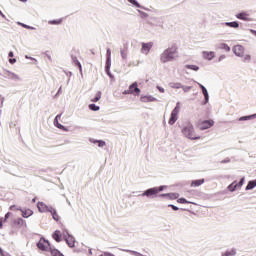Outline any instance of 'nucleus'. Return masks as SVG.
<instances>
[{
  "instance_id": "f257e3e1",
  "label": "nucleus",
  "mask_w": 256,
  "mask_h": 256,
  "mask_svg": "<svg viewBox=\"0 0 256 256\" xmlns=\"http://www.w3.org/2000/svg\"><path fill=\"white\" fill-rule=\"evenodd\" d=\"M182 133L184 136L187 137V139H191L192 141H197L201 139V136H197L195 134V128L193 127V124H188L182 129Z\"/></svg>"
},
{
  "instance_id": "f03ea898",
  "label": "nucleus",
  "mask_w": 256,
  "mask_h": 256,
  "mask_svg": "<svg viewBox=\"0 0 256 256\" xmlns=\"http://www.w3.org/2000/svg\"><path fill=\"white\" fill-rule=\"evenodd\" d=\"M179 111H181V104H179V102L176 104V107L172 110L171 112V116L169 119V125H175V123L177 122V119H179L178 115H179Z\"/></svg>"
},
{
  "instance_id": "7ed1b4c3",
  "label": "nucleus",
  "mask_w": 256,
  "mask_h": 256,
  "mask_svg": "<svg viewBox=\"0 0 256 256\" xmlns=\"http://www.w3.org/2000/svg\"><path fill=\"white\" fill-rule=\"evenodd\" d=\"M123 95H141V89H139L137 82H134L132 85H130L128 90L123 92Z\"/></svg>"
},
{
  "instance_id": "20e7f679",
  "label": "nucleus",
  "mask_w": 256,
  "mask_h": 256,
  "mask_svg": "<svg viewBox=\"0 0 256 256\" xmlns=\"http://www.w3.org/2000/svg\"><path fill=\"white\" fill-rule=\"evenodd\" d=\"M215 125V121L213 120H200L197 124L196 127L200 129V131H205V129H211Z\"/></svg>"
},
{
  "instance_id": "39448f33",
  "label": "nucleus",
  "mask_w": 256,
  "mask_h": 256,
  "mask_svg": "<svg viewBox=\"0 0 256 256\" xmlns=\"http://www.w3.org/2000/svg\"><path fill=\"white\" fill-rule=\"evenodd\" d=\"M173 59H175V56H172L169 53V50H165L160 56V60L162 63H169V61H173Z\"/></svg>"
},
{
  "instance_id": "423d86ee",
  "label": "nucleus",
  "mask_w": 256,
  "mask_h": 256,
  "mask_svg": "<svg viewBox=\"0 0 256 256\" xmlns=\"http://www.w3.org/2000/svg\"><path fill=\"white\" fill-rule=\"evenodd\" d=\"M243 183H245V178H241L239 183H237V181H234L228 186V190H230L231 192L237 191V189H241V187H243Z\"/></svg>"
},
{
  "instance_id": "0eeeda50",
  "label": "nucleus",
  "mask_w": 256,
  "mask_h": 256,
  "mask_svg": "<svg viewBox=\"0 0 256 256\" xmlns=\"http://www.w3.org/2000/svg\"><path fill=\"white\" fill-rule=\"evenodd\" d=\"M38 249L41 251H49L51 245L49 244V241H46L45 239H41L37 244Z\"/></svg>"
},
{
  "instance_id": "6e6552de",
  "label": "nucleus",
  "mask_w": 256,
  "mask_h": 256,
  "mask_svg": "<svg viewBox=\"0 0 256 256\" xmlns=\"http://www.w3.org/2000/svg\"><path fill=\"white\" fill-rule=\"evenodd\" d=\"M37 208L40 213H47V211L48 212L51 211V207L45 205V203H43V202H38Z\"/></svg>"
},
{
  "instance_id": "1a4fd4ad",
  "label": "nucleus",
  "mask_w": 256,
  "mask_h": 256,
  "mask_svg": "<svg viewBox=\"0 0 256 256\" xmlns=\"http://www.w3.org/2000/svg\"><path fill=\"white\" fill-rule=\"evenodd\" d=\"M233 53L237 55V57H243V54L245 53V48L241 45H236L233 48Z\"/></svg>"
},
{
  "instance_id": "9d476101",
  "label": "nucleus",
  "mask_w": 256,
  "mask_h": 256,
  "mask_svg": "<svg viewBox=\"0 0 256 256\" xmlns=\"http://www.w3.org/2000/svg\"><path fill=\"white\" fill-rule=\"evenodd\" d=\"M157 193H159V190L157 187H154L146 190L142 195L146 197H154V195H157Z\"/></svg>"
},
{
  "instance_id": "9b49d317",
  "label": "nucleus",
  "mask_w": 256,
  "mask_h": 256,
  "mask_svg": "<svg viewBox=\"0 0 256 256\" xmlns=\"http://www.w3.org/2000/svg\"><path fill=\"white\" fill-rule=\"evenodd\" d=\"M237 19H241V21H251V17L249 16V13L247 12H241L236 14Z\"/></svg>"
},
{
  "instance_id": "f8f14e48",
  "label": "nucleus",
  "mask_w": 256,
  "mask_h": 256,
  "mask_svg": "<svg viewBox=\"0 0 256 256\" xmlns=\"http://www.w3.org/2000/svg\"><path fill=\"white\" fill-rule=\"evenodd\" d=\"M68 247L73 248L75 247V237H73L72 235H68L64 237Z\"/></svg>"
},
{
  "instance_id": "ddd939ff",
  "label": "nucleus",
  "mask_w": 256,
  "mask_h": 256,
  "mask_svg": "<svg viewBox=\"0 0 256 256\" xmlns=\"http://www.w3.org/2000/svg\"><path fill=\"white\" fill-rule=\"evenodd\" d=\"M152 47H153V43H151V42L142 43V53H145L147 55V53H149V51H151Z\"/></svg>"
},
{
  "instance_id": "4468645a",
  "label": "nucleus",
  "mask_w": 256,
  "mask_h": 256,
  "mask_svg": "<svg viewBox=\"0 0 256 256\" xmlns=\"http://www.w3.org/2000/svg\"><path fill=\"white\" fill-rule=\"evenodd\" d=\"M178 49L179 48L177 47V44H173L170 48H167L166 51H169L170 55L175 57V55H177Z\"/></svg>"
},
{
  "instance_id": "2eb2a0df",
  "label": "nucleus",
  "mask_w": 256,
  "mask_h": 256,
  "mask_svg": "<svg viewBox=\"0 0 256 256\" xmlns=\"http://www.w3.org/2000/svg\"><path fill=\"white\" fill-rule=\"evenodd\" d=\"M17 211H21L22 217H24L25 219H27L28 217H31V215H33V210H31V209H27V210L17 209Z\"/></svg>"
},
{
  "instance_id": "dca6fc26",
  "label": "nucleus",
  "mask_w": 256,
  "mask_h": 256,
  "mask_svg": "<svg viewBox=\"0 0 256 256\" xmlns=\"http://www.w3.org/2000/svg\"><path fill=\"white\" fill-rule=\"evenodd\" d=\"M140 101L142 103H152L153 101H155V98L153 96H141Z\"/></svg>"
},
{
  "instance_id": "f3484780",
  "label": "nucleus",
  "mask_w": 256,
  "mask_h": 256,
  "mask_svg": "<svg viewBox=\"0 0 256 256\" xmlns=\"http://www.w3.org/2000/svg\"><path fill=\"white\" fill-rule=\"evenodd\" d=\"M203 57H204V59H208V61H211V59L215 58V52L204 51Z\"/></svg>"
},
{
  "instance_id": "a211bd4d",
  "label": "nucleus",
  "mask_w": 256,
  "mask_h": 256,
  "mask_svg": "<svg viewBox=\"0 0 256 256\" xmlns=\"http://www.w3.org/2000/svg\"><path fill=\"white\" fill-rule=\"evenodd\" d=\"M205 183V179L193 180L191 182V187H201Z\"/></svg>"
},
{
  "instance_id": "6ab92c4d",
  "label": "nucleus",
  "mask_w": 256,
  "mask_h": 256,
  "mask_svg": "<svg viewBox=\"0 0 256 256\" xmlns=\"http://www.w3.org/2000/svg\"><path fill=\"white\" fill-rule=\"evenodd\" d=\"M49 213H51L54 221H59V214H57V210H55V208L50 207Z\"/></svg>"
},
{
  "instance_id": "aec40b11",
  "label": "nucleus",
  "mask_w": 256,
  "mask_h": 256,
  "mask_svg": "<svg viewBox=\"0 0 256 256\" xmlns=\"http://www.w3.org/2000/svg\"><path fill=\"white\" fill-rule=\"evenodd\" d=\"M72 61L74 63V65H76V67H78L80 73H82L83 71V67L81 66V62H79V60L77 59V57H72Z\"/></svg>"
},
{
  "instance_id": "412c9836",
  "label": "nucleus",
  "mask_w": 256,
  "mask_h": 256,
  "mask_svg": "<svg viewBox=\"0 0 256 256\" xmlns=\"http://www.w3.org/2000/svg\"><path fill=\"white\" fill-rule=\"evenodd\" d=\"M53 239H55V241L57 243H61V232L56 230L53 235H52Z\"/></svg>"
},
{
  "instance_id": "4be33fe9",
  "label": "nucleus",
  "mask_w": 256,
  "mask_h": 256,
  "mask_svg": "<svg viewBox=\"0 0 256 256\" xmlns=\"http://www.w3.org/2000/svg\"><path fill=\"white\" fill-rule=\"evenodd\" d=\"M256 187V180L249 181L246 186V191H251V189H255Z\"/></svg>"
},
{
  "instance_id": "5701e85b",
  "label": "nucleus",
  "mask_w": 256,
  "mask_h": 256,
  "mask_svg": "<svg viewBox=\"0 0 256 256\" xmlns=\"http://www.w3.org/2000/svg\"><path fill=\"white\" fill-rule=\"evenodd\" d=\"M101 91H98L94 97L91 98V102L92 103H97V101H100L101 100Z\"/></svg>"
},
{
  "instance_id": "b1692460",
  "label": "nucleus",
  "mask_w": 256,
  "mask_h": 256,
  "mask_svg": "<svg viewBox=\"0 0 256 256\" xmlns=\"http://www.w3.org/2000/svg\"><path fill=\"white\" fill-rule=\"evenodd\" d=\"M14 225L16 227H23V225H25V220H23L22 218H17L15 221H14Z\"/></svg>"
},
{
  "instance_id": "393cba45",
  "label": "nucleus",
  "mask_w": 256,
  "mask_h": 256,
  "mask_svg": "<svg viewBox=\"0 0 256 256\" xmlns=\"http://www.w3.org/2000/svg\"><path fill=\"white\" fill-rule=\"evenodd\" d=\"M200 88L202 89V93L205 97V101H209V93L207 92V88H205V86L200 84Z\"/></svg>"
},
{
  "instance_id": "a878e982",
  "label": "nucleus",
  "mask_w": 256,
  "mask_h": 256,
  "mask_svg": "<svg viewBox=\"0 0 256 256\" xmlns=\"http://www.w3.org/2000/svg\"><path fill=\"white\" fill-rule=\"evenodd\" d=\"M161 197H170V199H179V194L177 193L162 194Z\"/></svg>"
},
{
  "instance_id": "bb28decb",
  "label": "nucleus",
  "mask_w": 256,
  "mask_h": 256,
  "mask_svg": "<svg viewBox=\"0 0 256 256\" xmlns=\"http://www.w3.org/2000/svg\"><path fill=\"white\" fill-rule=\"evenodd\" d=\"M48 23H49V25H61V23H63V19L60 18L57 20H50Z\"/></svg>"
},
{
  "instance_id": "cd10ccee",
  "label": "nucleus",
  "mask_w": 256,
  "mask_h": 256,
  "mask_svg": "<svg viewBox=\"0 0 256 256\" xmlns=\"http://www.w3.org/2000/svg\"><path fill=\"white\" fill-rule=\"evenodd\" d=\"M127 51H128V47L127 45H124V48L121 50L122 59H127Z\"/></svg>"
},
{
  "instance_id": "c85d7f7f",
  "label": "nucleus",
  "mask_w": 256,
  "mask_h": 256,
  "mask_svg": "<svg viewBox=\"0 0 256 256\" xmlns=\"http://www.w3.org/2000/svg\"><path fill=\"white\" fill-rule=\"evenodd\" d=\"M227 27H232L234 29H237L239 27V23L237 22H226Z\"/></svg>"
},
{
  "instance_id": "c756f323",
  "label": "nucleus",
  "mask_w": 256,
  "mask_h": 256,
  "mask_svg": "<svg viewBox=\"0 0 256 256\" xmlns=\"http://www.w3.org/2000/svg\"><path fill=\"white\" fill-rule=\"evenodd\" d=\"M220 49H223L226 52L231 51V47H229V45H227L225 43L220 44Z\"/></svg>"
},
{
  "instance_id": "7c9ffc66",
  "label": "nucleus",
  "mask_w": 256,
  "mask_h": 256,
  "mask_svg": "<svg viewBox=\"0 0 256 256\" xmlns=\"http://www.w3.org/2000/svg\"><path fill=\"white\" fill-rule=\"evenodd\" d=\"M51 255L52 256H65V255H63V253H61L59 250H57V249H53V250H51Z\"/></svg>"
},
{
  "instance_id": "2f4dec72",
  "label": "nucleus",
  "mask_w": 256,
  "mask_h": 256,
  "mask_svg": "<svg viewBox=\"0 0 256 256\" xmlns=\"http://www.w3.org/2000/svg\"><path fill=\"white\" fill-rule=\"evenodd\" d=\"M186 69H191L192 71H199V66H197V65H187Z\"/></svg>"
},
{
  "instance_id": "473e14b6",
  "label": "nucleus",
  "mask_w": 256,
  "mask_h": 256,
  "mask_svg": "<svg viewBox=\"0 0 256 256\" xmlns=\"http://www.w3.org/2000/svg\"><path fill=\"white\" fill-rule=\"evenodd\" d=\"M90 111H99L100 107L95 104H90L89 106Z\"/></svg>"
},
{
  "instance_id": "72a5a7b5",
  "label": "nucleus",
  "mask_w": 256,
  "mask_h": 256,
  "mask_svg": "<svg viewBox=\"0 0 256 256\" xmlns=\"http://www.w3.org/2000/svg\"><path fill=\"white\" fill-rule=\"evenodd\" d=\"M111 63V49H107V65Z\"/></svg>"
},
{
  "instance_id": "f704fd0d",
  "label": "nucleus",
  "mask_w": 256,
  "mask_h": 256,
  "mask_svg": "<svg viewBox=\"0 0 256 256\" xmlns=\"http://www.w3.org/2000/svg\"><path fill=\"white\" fill-rule=\"evenodd\" d=\"M92 143H98V147H105L106 143L103 140L92 141Z\"/></svg>"
},
{
  "instance_id": "c9c22d12",
  "label": "nucleus",
  "mask_w": 256,
  "mask_h": 256,
  "mask_svg": "<svg viewBox=\"0 0 256 256\" xmlns=\"http://www.w3.org/2000/svg\"><path fill=\"white\" fill-rule=\"evenodd\" d=\"M8 77H9L10 79H19V76H17L16 74H13V73H11V72H8Z\"/></svg>"
},
{
  "instance_id": "e433bc0d",
  "label": "nucleus",
  "mask_w": 256,
  "mask_h": 256,
  "mask_svg": "<svg viewBox=\"0 0 256 256\" xmlns=\"http://www.w3.org/2000/svg\"><path fill=\"white\" fill-rule=\"evenodd\" d=\"M129 3H131L132 5H135V7H141V5L139 3H137L136 0H128Z\"/></svg>"
},
{
  "instance_id": "4c0bfd02",
  "label": "nucleus",
  "mask_w": 256,
  "mask_h": 256,
  "mask_svg": "<svg viewBox=\"0 0 256 256\" xmlns=\"http://www.w3.org/2000/svg\"><path fill=\"white\" fill-rule=\"evenodd\" d=\"M177 203L185 204V203H189V201H187L185 198H179L177 200Z\"/></svg>"
},
{
  "instance_id": "58836bf2",
  "label": "nucleus",
  "mask_w": 256,
  "mask_h": 256,
  "mask_svg": "<svg viewBox=\"0 0 256 256\" xmlns=\"http://www.w3.org/2000/svg\"><path fill=\"white\" fill-rule=\"evenodd\" d=\"M235 255V250H232V251H229V252H226L225 254H223L222 256H233Z\"/></svg>"
},
{
  "instance_id": "ea45409f",
  "label": "nucleus",
  "mask_w": 256,
  "mask_h": 256,
  "mask_svg": "<svg viewBox=\"0 0 256 256\" xmlns=\"http://www.w3.org/2000/svg\"><path fill=\"white\" fill-rule=\"evenodd\" d=\"M56 127H58V129H62L63 131H66L65 126L61 125L60 123H57Z\"/></svg>"
},
{
  "instance_id": "a19ab883",
  "label": "nucleus",
  "mask_w": 256,
  "mask_h": 256,
  "mask_svg": "<svg viewBox=\"0 0 256 256\" xmlns=\"http://www.w3.org/2000/svg\"><path fill=\"white\" fill-rule=\"evenodd\" d=\"M17 209H21V208H17V206L15 205L10 206V211H17Z\"/></svg>"
},
{
  "instance_id": "79ce46f5",
  "label": "nucleus",
  "mask_w": 256,
  "mask_h": 256,
  "mask_svg": "<svg viewBox=\"0 0 256 256\" xmlns=\"http://www.w3.org/2000/svg\"><path fill=\"white\" fill-rule=\"evenodd\" d=\"M9 63H11V65H13V63H17V59H15V58H10V59H9Z\"/></svg>"
},
{
  "instance_id": "37998d69",
  "label": "nucleus",
  "mask_w": 256,
  "mask_h": 256,
  "mask_svg": "<svg viewBox=\"0 0 256 256\" xmlns=\"http://www.w3.org/2000/svg\"><path fill=\"white\" fill-rule=\"evenodd\" d=\"M168 207H171L173 211H179V208L175 205H169Z\"/></svg>"
},
{
  "instance_id": "c03bdc74",
  "label": "nucleus",
  "mask_w": 256,
  "mask_h": 256,
  "mask_svg": "<svg viewBox=\"0 0 256 256\" xmlns=\"http://www.w3.org/2000/svg\"><path fill=\"white\" fill-rule=\"evenodd\" d=\"M247 119H251V116L241 117L240 121H247Z\"/></svg>"
},
{
  "instance_id": "a18cd8bd",
  "label": "nucleus",
  "mask_w": 256,
  "mask_h": 256,
  "mask_svg": "<svg viewBox=\"0 0 256 256\" xmlns=\"http://www.w3.org/2000/svg\"><path fill=\"white\" fill-rule=\"evenodd\" d=\"M244 61H251V55H246L244 57Z\"/></svg>"
},
{
  "instance_id": "49530a36",
  "label": "nucleus",
  "mask_w": 256,
  "mask_h": 256,
  "mask_svg": "<svg viewBox=\"0 0 256 256\" xmlns=\"http://www.w3.org/2000/svg\"><path fill=\"white\" fill-rule=\"evenodd\" d=\"M181 87H182V86H181L180 83H177V84H175V86H174L175 89H181Z\"/></svg>"
},
{
  "instance_id": "de8ad7c7",
  "label": "nucleus",
  "mask_w": 256,
  "mask_h": 256,
  "mask_svg": "<svg viewBox=\"0 0 256 256\" xmlns=\"http://www.w3.org/2000/svg\"><path fill=\"white\" fill-rule=\"evenodd\" d=\"M11 217V214L8 212L6 215H5V221H7V219Z\"/></svg>"
},
{
  "instance_id": "09e8293b",
  "label": "nucleus",
  "mask_w": 256,
  "mask_h": 256,
  "mask_svg": "<svg viewBox=\"0 0 256 256\" xmlns=\"http://www.w3.org/2000/svg\"><path fill=\"white\" fill-rule=\"evenodd\" d=\"M250 33H252V35H255V37H256V30L251 29Z\"/></svg>"
},
{
  "instance_id": "8fccbe9b",
  "label": "nucleus",
  "mask_w": 256,
  "mask_h": 256,
  "mask_svg": "<svg viewBox=\"0 0 256 256\" xmlns=\"http://www.w3.org/2000/svg\"><path fill=\"white\" fill-rule=\"evenodd\" d=\"M164 187L163 186H160L159 188H157L158 190V193H160V191H163Z\"/></svg>"
},
{
  "instance_id": "3c124183",
  "label": "nucleus",
  "mask_w": 256,
  "mask_h": 256,
  "mask_svg": "<svg viewBox=\"0 0 256 256\" xmlns=\"http://www.w3.org/2000/svg\"><path fill=\"white\" fill-rule=\"evenodd\" d=\"M159 89V91L161 92V93H165V89H163V88H158Z\"/></svg>"
},
{
  "instance_id": "603ef678",
  "label": "nucleus",
  "mask_w": 256,
  "mask_h": 256,
  "mask_svg": "<svg viewBox=\"0 0 256 256\" xmlns=\"http://www.w3.org/2000/svg\"><path fill=\"white\" fill-rule=\"evenodd\" d=\"M104 256H114V255L110 253H104Z\"/></svg>"
},
{
  "instance_id": "864d4df0",
  "label": "nucleus",
  "mask_w": 256,
  "mask_h": 256,
  "mask_svg": "<svg viewBox=\"0 0 256 256\" xmlns=\"http://www.w3.org/2000/svg\"><path fill=\"white\" fill-rule=\"evenodd\" d=\"M8 57H13V52H9Z\"/></svg>"
},
{
  "instance_id": "5fc2aeb1",
  "label": "nucleus",
  "mask_w": 256,
  "mask_h": 256,
  "mask_svg": "<svg viewBox=\"0 0 256 256\" xmlns=\"http://www.w3.org/2000/svg\"><path fill=\"white\" fill-rule=\"evenodd\" d=\"M0 229H3V222L0 221Z\"/></svg>"
},
{
  "instance_id": "6e6d98bb",
  "label": "nucleus",
  "mask_w": 256,
  "mask_h": 256,
  "mask_svg": "<svg viewBox=\"0 0 256 256\" xmlns=\"http://www.w3.org/2000/svg\"><path fill=\"white\" fill-rule=\"evenodd\" d=\"M221 59H225V55L221 56L219 61H221Z\"/></svg>"
},
{
  "instance_id": "4d7b16f0",
  "label": "nucleus",
  "mask_w": 256,
  "mask_h": 256,
  "mask_svg": "<svg viewBox=\"0 0 256 256\" xmlns=\"http://www.w3.org/2000/svg\"><path fill=\"white\" fill-rule=\"evenodd\" d=\"M19 1H21L22 3H27V0H19Z\"/></svg>"
},
{
  "instance_id": "13d9d810",
  "label": "nucleus",
  "mask_w": 256,
  "mask_h": 256,
  "mask_svg": "<svg viewBox=\"0 0 256 256\" xmlns=\"http://www.w3.org/2000/svg\"><path fill=\"white\" fill-rule=\"evenodd\" d=\"M35 201H37V199H36V198L32 199V203H35Z\"/></svg>"
},
{
  "instance_id": "bf43d9fd",
  "label": "nucleus",
  "mask_w": 256,
  "mask_h": 256,
  "mask_svg": "<svg viewBox=\"0 0 256 256\" xmlns=\"http://www.w3.org/2000/svg\"><path fill=\"white\" fill-rule=\"evenodd\" d=\"M0 14L2 15V17H5V15H3V13H1V11H0Z\"/></svg>"
},
{
  "instance_id": "052dcab7",
  "label": "nucleus",
  "mask_w": 256,
  "mask_h": 256,
  "mask_svg": "<svg viewBox=\"0 0 256 256\" xmlns=\"http://www.w3.org/2000/svg\"><path fill=\"white\" fill-rule=\"evenodd\" d=\"M23 27H25L26 29L28 28V26H27V25H23Z\"/></svg>"
}]
</instances>
